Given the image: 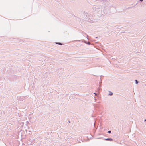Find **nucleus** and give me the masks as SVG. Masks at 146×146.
Here are the masks:
<instances>
[{
    "label": "nucleus",
    "mask_w": 146,
    "mask_h": 146,
    "mask_svg": "<svg viewBox=\"0 0 146 146\" xmlns=\"http://www.w3.org/2000/svg\"><path fill=\"white\" fill-rule=\"evenodd\" d=\"M55 43L56 44H58L60 45H62V43L60 42H56Z\"/></svg>",
    "instance_id": "2"
},
{
    "label": "nucleus",
    "mask_w": 146,
    "mask_h": 146,
    "mask_svg": "<svg viewBox=\"0 0 146 146\" xmlns=\"http://www.w3.org/2000/svg\"><path fill=\"white\" fill-rule=\"evenodd\" d=\"M78 41H80V40H78Z\"/></svg>",
    "instance_id": "11"
},
{
    "label": "nucleus",
    "mask_w": 146,
    "mask_h": 146,
    "mask_svg": "<svg viewBox=\"0 0 146 146\" xmlns=\"http://www.w3.org/2000/svg\"><path fill=\"white\" fill-rule=\"evenodd\" d=\"M112 94H113V93L110 92V93L109 94V95H112Z\"/></svg>",
    "instance_id": "5"
},
{
    "label": "nucleus",
    "mask_w": 146,
    "mask_h": 146,
    "mask_svg": "<svg viewBox=\"0 0 146 146\" xmlns=\"http://www.w3.org/2000/svg\"><path fill=\"white\" fill-rule=\"evenodd\" d=\"M38 60H39V61L40 60H39V59H38ZM37 60H38V59H37Z\"/></svg>",
    "instance_id": "10"
},
{
    "label": "nucleus",
    "mask_w": 146,
    "mask_h": 146,
    "mask_svg": "<svg viewBox=\"0 0 146 146\" xmlns=\"http://www.w3.org/2000/svg\"><path fill=\"white\" fill-rule=\"evenodd\" d=\"M111 132V131H108V133H110Z\"/></svg>",
    "instance_id": "7"
},
{
    "label": "nucleus",
    "mask_w": 146,
    "mask_h": 146,
    "mask_svg": "<svg viewBox=\"0 0 146 146\" xmlns=\"http://www.w3.org/2000/svg\"><path fill=\"white\" fill-rule=\"evenodd\" d=\"M145 121H146V119L145 120Z\"/></svg>",
    "instance_id": "12"
},
{
    "label": "nucleus",
    "mask_w": 146,
    "mask_h": 146,
    "mask_svg": "<svg viewBox=\"0 0 146 146\" xmlns=\"http://www.w3.org/2000/svg\"><path fill=\"white\" fill-rule=\"evenodd\" d=\"M42 55L39 53H37V57H39V60H41L42 58Z\"/></svg>",
    "instance_id": "1"
},
{
    "label": "nucleus",
    "mask_w": 146,
    "mask_h": 146,
    "mask_svg": "<svg viewBox=\"0 0 146 146\" xmlns=\"http://www.w3.org/2000/svg\"><path fill=\"white\" fill-rule=\"evenodd\" d=\"M85 43L87 44L88 45H90L91 44L89 42H85Z\"/></svg>",
    "instance_id": "4"
},
{
    "label": "nucleus",
    "mask_w": 146,
    "mask_h": 146,
    "mask_svg": "<svg viewBox=\"0 0 146 146\" xmlns=\"http://www.w3.org/2000/svg\"><path fill=\"white\" fill-rule=\"evenodd\" d=\"M95 38H98V37H95Z\"/></svg>",
    "instance_id": "9"
},
{
    "label": "nucleus",
    "mask_w": 146,
    "mask_h": 146,
    "mask_svg": "<svg viewBox=\"0 0 146 146\" xmlns=\"http://www.w3.org/2000/svg\"><path fill=\"white\" fill-rule=\"evenodd\" d=\"M105 139L106 140H110V141H112V139H111V138H107V139Z\"/></svg>",
    "instance_id": "3"
},
{
    "label": "nucleus",
    "mask_w": 146,
    "mask_h": 146,
    "mask_svg": "<svg viewBox=\"0 0 146 146\" xmlns=\"http://www.w3.org/2000/svg\"><path fill=\"white\" fill-rule=\"evenodd\" d=\"M141 2H142L143 0H139Z\"/></svg>",
    "instance_id": "8"
},
{
    "label": "nucleus",
    "mask_w": 146,
    "mask_h": 146,
    "mask_svg": "<svg viewBox=\"0 0 146 146\" xmlns=\"http://www.w3.org/2000/svg\"><path fill=\"white\" fill-rule=\"evenodd\" d=\"M135 81H136V83L137 84H138V82L137 81V80H135Z\"/></svg>",
    "instance_id": "6"
}]
</instances>
